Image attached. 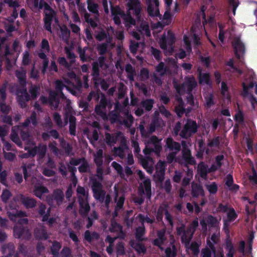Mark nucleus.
Returning <instances> with one entry per match:
<instances>
[{
  "label": "nucleus",
  "mask_w": 257,
  "mask_h": 257,
  "mask_svg": "<svg viewBox=\"0 0 257 257\" xmlns=\"http://www.w3.org/2000/svg\"><path fill=\"white\" fill-rule=\"evenodd\" d=\"M174 42V35L170 32H168L166 35L164 34L160 39V47L164 51L166 55L171 54L173 52V44Z\"/></svg>",
  "instance_id": "obj_7"
},
{
  "label": "nucleus",
  "mask_w": 257,
  "mask_h": 257,
  "mask_svg": "<svg viewBox=\"0 0 257 257\" xmlns=\"http://www.w3.org/2000/svg\"><path fill=\"white\" fill-rule=\"evenodd\" d=\"M78 194L82 196L79 197L80 209V211L82 214H85L87 213L89 209V206L87 203V198L88 196L87 192L85 189L81 187H78L77 189Z\"/></svg>",
  "instance_id": "obj_10"
},
{
  "label": "nucleus",
  "mask_w": 257,
  "mask_h": 257,
  "mask_svg": "<svg viewBox=\"0 0 257 257\" xmlns=\"http://www.w3.org/2000/svg\"><path fill=\"white\" fill-rule=\"evenodd\" d=\"M218 238V234H214L212 235L211 237V240L208 239L207 240V246L209 248H210L213 251L214 250L213 248V244L215 243Z\"/></svg>",
  "instance_id": "obj_44"
},
{
  "label": "nucleus",
  "mask_w": 257,
  "mask_h": 257,
  "mask_svg": "<svg viewBox=\"0 0 257 257\" xmlns=\"http://www.w3.org/2000/svg\"><path fill=\"white\" fill-rule=\"evenodd\" d=\"M27 1L29 7L31 9H40L44 7L45 14L44 18L45 27L46 30L51 32V21L54 15V11L51 10L47 4L45 3L43 5L41 0Z\"/></svg>",
  "instance_id": "obj_3"
},
{
  "label": "nucleus",
  "mask_w": 257,
  "mask_h": 257,
  "mask_svg": "<svg viewBox=\"0 0 257 257\" xmlns=\"http://www.w3.org/2000/svg\"><path fill=\"white\" fill-rule=\"evenodd\" d=\"M46 147L45 146L40 147L38 148H35L32 151H29V154L30 155L34 156L37 154H38L40 156H43L46 151Z\"/></svg>",
  "instance_id": "obj_30"
},
{
  "label": "nucleus",
  "mask_w": 257,
  "mask_h": 257,
  "mask_svg": "<svg viewBox=\"0 0 257 257\" xmlns=\"http://www.w3.org/2000/svg\"><path fill=\"white\" fill-rule=\"evenodd\" d=\"M208 171L209 170L207 169L204 163H201L199 164L198 166V172L200 174L201 177L205 178Z\"/></svg>",
  "instance_id": "obj_35"
},
{
  "label": "nucleus",
  "mask_w": 257,
  "mask_h": 257,
  "mask_svg": "<svg viewBox=\"0 0 257 257\" xmlns=\"http://www.w3.org/2000/svg\"><path fill=\"white\" fill-rule=\"evenodd\" d=\"M123 139V136L120 133L118 134L116 138V141H114V139L113 137H111L110 135H106V140L108 144H111L113 142H116L118 141V139Z\"/></svg>",
  "instance_id": "obj_49"
},
{
  "label": "nucleus",
  "mask_w": 257,
  "mask_h": 257,
  "mask_svg": "<svg viewBox=\"0 0 257 257\" xmlns=\"http://www.w3.org/2000/svg\"><path fill=\"white\" fill-rule=\"evenodd\" d=\"M63 196V193L62 191L58 190L55 193V200H56L58 204L61 202Z\"/></svg>",
  "instance_id": "obj_56"
},
{
  "label": "nucleus",
  "mask_w": 257,
  "mask_h": 257,
  "mask_svg": "<svg viewBox=\"0 0 257 257\" xmlns=\"http://www.w3.org/2000/svg\"><path fill=\"white\" fill-rule=\"evenodd\" d=\"M150 4L148 6V11L149 15L151 16H158L159 15V10L158 8V0H149Z\"/></svg>",
  "instance_id": "obj_19"
},
{
  "label": "nucleus",
  "mask_w": 257,
  "mask_h": 257,
  "mask_svg": "<svg viewBox=\"0 0 257 257\" xmlns=\"http://www.w3.org/2000/svg\"><path fill=\"white\" fill-rule=\"evenodd\" d=\"M178 11L179 8L176 2L174 3V6L172 8H166V11L163 18L164 26L170 24L172 22L173 17Z\"/></svg>",
  "instance_id": "obj_15"
},
{
  "label": "nucleus",
  "mask_w": 257,
  "mask_h": 257,
  "mask_svg": "<svg viewBox=\"0 0 257 257\" xmlns=\"http://www.w3.org/2000/svg\"><path fill=\"white\" fill-rule=\"evenodd\" d=\"M156 71L158 75H163L166 72V70L164 68V64L160 63L157 67Z\"/></svg>",
  "instance_id": "obj_58"
},
{
  "label": "nucleus",
  "mask_w": 257,
  "mask_h": 257,
  "mask_svg": "<svg viewBox=\"0 0 257 257\" xmlns=\"http://www.w3.org/2000/svg\"><path fill=\"white\" fill-rule=\"evenodd\" d=\"M129 150L126 146L124 141H123L121 147L114 149V154L119 156L120 158H122L125 154L128 153Z\"/></svg>",
  "instance_id": "obj_23"
},
{
  "label": "nucleus",
  "mask_w": 257,
  "mask_h": 257,
  "mask_svg": "<svg viewBox=\"0 0 257 257\" xmlns=\"http://www.w3.org/2000/svg\"><path fill=\"white\" fill-rule=\"evenodd\" d=\"M219 40L223 43L224 41V39L225 37H230L232 35L231 32L228 31H226V29H224V27L222 26V25H220L219 26Z\"/></svg>",
  "instance_id": "obj_27"
},
{
  "label": "nucleus",
  "mask_w": 257,
  "mask_h": 257,
  "mask_svg": "<svg viewBox=\"0 0 257 257\" xmlns=\"http://www.w3.org/2000/svg\"><path fill=\"white\" fill-rule=\"evenodd\" d=\"M206 220L207 222V224L209 226L214 227L215 229L217 230L218 224V222L217 219L211 216H209L206 219Z\"/></svg>",
  "instance_id": "obj_36"
},
{
  "label": "nucleus",
  "mask_w": 257,
  "mask_h": 257,
  "mask_svg": "<svg viewBox=\"0 0 257 257\" xmlns=\"http://www.w3.org/2000/svg\"><path fill=\"white\" fill-rule=\"evenodd\" d=\"M206 187L210 193H215L217 190V185L214 183L206 185Z\"/></svg>",
  "instance_id": "obj_53"
},
{
  "label": "nucleus",
  "mask_w": 257,
  "mask_h": 257,
  "mask_svg": "<svg viewBox=\"0 0 257 257\" xmlns=\"http://www.w3.org/2000/svg\"><path fill=\"white\" fill-rule=\"evenodd\" d=\"M163 214L165 215V217L168 222L172 225V220L170 215L169 214L165 206H161L158 211L157 218L158 220L162 218Z\"/></svg>",
  "instance_id": "obj_24"
},
{
  "label": "nucleus",
  "mask_w": 257,
  "mask_h": 257,
  "mask_svg": "<svg viewBox=\"0 0 257 257\" xmlns=\"http://www.w3.org/2000/svg\"><path fill=\"white\" fill-rule=\"evenodd\" d=\"M131 245L139 253L144 252V251H145V248L144 246L141 243H135L133 242Z\"/></svg>",
  "instance_id": "obj_48"
},
{
  "label": "nucleus",
  "mask_w": 257,
  "mask_h": 257,
  "mask_svg": "<svg viewBox=\"0 0 257 257\" xmlns=\"http://www.w3.org/2000/svg\"><path fill=\"white\" fill-rule=\"evenodd\" d=\"M219 211H223L226 213L227 218L224 219V229L226 232H227V226L229 225L231 221L234 220L236 218V214L233 209L228 208L226 206L220 205L219 208Z\"/></svg>",
  "instance_id": "obj_13"
},
{
  "label": "nucleus",
  "mask_w": 257,
  "mask_h": 257,
  "mask_svg": "<svg viewBox=\"0 0 257 257\" xmlns=\"http://www.w3.org/2000/svg\"><path fill=\"white\" fill-rule=\"evenodd\" d=\"M233 45L234 46L236 57L239 59H241L242 58L245 51L244 44L239 38H237L235 39L233 42Z\"/></svg>",
  "instance_id": "obj_17"
},
{
  "label": "nucleus",
  "mask_w": 257,
  "mask_h": 257,
  "mask_svg": "<svg viewBox=\"0 0 257 257\" xmlns=\"http://www.w3.org/2000/svg\"><path fill=\"white\" fill-rule=\"evenodd\" d=\"M161 149L160 141L156 137H152L150 138V141L147 142L146 148L143 151L145 154L151 151H154L156 153L158 154Z\"/></svg>",
  "instance_id": "obj_12"
},
{
  "label": "nucleus",
  "mask_w": 257,
  "mask_h": 257,
  "mask_svg": "<svg viewBox=\"0 0 257 257\" xmlns=\"http://www.w3.org/2000/svg\"><path fill=\"white\" fill-rule=\"evenodd\" d=\"M254 237V236L253 234H250V241H249V244H248V249H246L245 251L244 250V243L243 241H241L240 242V250H241L242 252H246V253H249L251 249V241L252 240L253 238Z\"/></svg>",
  "instance_id": "obj_41"
},
{
  "label": "nucleus",
  "mask_w": 257,
  "mask_h": 257,
  "mask_svg": "<svg viewBox=\"0 0 257 257\" xmlns=\"http://www.w3.org/2000/svg\"><path fill=\"white\" fill-rule=\"evenodd\" d=\"M61 247L60 244L58 242H54L52 246V251L53 254H56L60 249Z\"/></svg>",
  "instance_id": "obj_63"
},
{
  "label": "nucleus",
  "mask_w": 257,
  "mask_h": 257,
  "mask_svg": "<svg viewBox=\"0 0 257 257\" xmlns=\"http://www.w3.org/2000/svg\"><path fill=\"white\" fill-rule=\"evenodd\" d=\"M92 187L94 197L97 200H102L104 196V193L101 190V184L99 183L93 182Z\"/></svg>",
  "instance_id": "obj_18"
},
{
  "label": "nucleus",
  "mask_w": 257,
  "mask_h": 257,
  "mask_svg": "<svg viewBox=\"0 0 257 257\" xmlns=\"http://www.w3.org/2000/svg\"><path fill=\"white\" fill-rule=\"evenodd\" d=\"M85 238L88 241H91L93 238H97V234L96 233L91 234L88 231L85 232Z\"/></svg>",
  "instance_id": "obj_59"
},
{
  "label": "nucleus",
  "mask_w": 257,
  "mask_h": 257,
  "mask_svg": "<svg viewBox=\"0 0 257 257\" xmlns=\"http://www.w3.org/2000/svg\"><path fill=\"white\" fill-rule=\"evenodd\" d=\"M69 77L71 79H73L74 81L76 82V86L74 87V82H73V84H72L71 82L65 79H64L63 82L57 81L56 83V89L57 91L60 92V94H56L55 92H51L50 94V103L55 108L57 107L58 105L59 101L58 100V96L62 95L60 91L64 87H66L67 90L70 91L72 94L75 95L76 94V90H73V87L74 89L78 90V87L81 85V83L79 80L76 79L75 74H70Z\"/></svg>",
  "instance_id": "obj_2"
},
{
  "label": "nucleus",
  "mask_w": 257,
  "mask_h": 257,
  "mask_svg": "<svg viewBox=\"0 0 257 257\" xmlns=\"http://www.w3.org/2000/svg\"><path fill=\"white\" fill-rule=\"evenodd\" d=\"M226 247L227 250H228V257H232L234 253V250L231 243H227Z\"/></svg>",
  "instance_id": "obj_62"
},
{
  "label": "nucleus",
  "mask_w": 257,
  "mask_h": 257,
  "mask_svg": "<svg viewBox=\"0 0 257 257\" xmlns=\"http://www.w3.org/2000/svg\"><path fill=\"white\" fill-rule=\"evenodd\" d=\"M140 192L141 193L146 194L149 198L151 197V182L149 179H145L143 181V184L141 183Z\"/></svg>",
  "instance_id": "obj_21"
},
{
  "label": "nucleus",
  "mask_w": 257,
  "mask_h": 257,
  "mask_svg": "<svg viewBox=\"0 0 257 257\" xmlns=\"http://www.w3.org/2000/svg\"><path fill=\"white\" fill-rule=\"evenodd\" d=\"M242 95L244 97H246L249 99L252 106L254 107L255 104L256 103V101L254 99V97L251 95H250L249 93L250 89L251 88H252L254 86H255V93L257 94V84L253 82H251L249 84H248L247 82H245L242 83Z\"/></svg>",
  "instance_id": "obj_14"
},
{
  "label": "nucleus",
  "mask_w": 257,
  "mask_h": 257,
  "mask_svg": "<svg viewBox=\"0 0 257 257\" xmlns=\"http://www.w3.org/2000/svg\"><path fill=\"white\" fill-rule=\"evenodd\" d=\"M139 31L143 35H146L147 36H149L150 35V32L149 29L148 25L145 22L142 23L141 29Z\"/></svg>",
  "instance_id": "obj_40"
},
{
  "label": "nucleus",
  "mask_w": 257,
  "mask_h": 257,
  "mask_svg": "<svg viewBox=\"0 0 257 257\" xmlns=\"http://www.w3.org/2000/svg\"><path fill=\"white\" fill-rule=\"evenodd\" d=\"M142 164L144 168L146 169L148 172L152 173L151 168L154 164V162L152 159L149 158L147 160H142Z\"/></svg>",
  "instance_id": "obj_31"
},
{
  "label": "nucleus",
  "mask_w": 257,
  "mask_h": 257,
  "mask_svg": "<svg viewBox=\"0 0 257 257\" xmlns=\"http://www.w3.org/2000/svg\"><path fill=\"white\" fill-rule=\"evenodd\" d=\"M226 65L228 67V70L232 73H237L238 75L242 73L241 70L238 69L233 65V61L232 59H230L226 62Z\"/></svg>",
  "instance_id": "obj_32"
},
{
  "label": "nucleus",
  "mask_w": 257,
  "mask_h": 257,
  "mask_svg": "<svg viewBox=\"0 0 257 257\" xmlns=\"http://www.w3.org/2000/svg\"><path fill=\"white\" fill-rule=\"evenodd\" d=\"M196 130L197 125L195 122L192 120H188L185 125L180 135L182 137L187 138L191 136L192 133H195Z\"/></svg>",
  "instance_id": "obj_16"
},
{
  "label": "nucleus",
  "mask_w": 257,
  "mask_h": 257,
  "mask_svg": "<svg viewBox=\"0 0 257 257\" xmlns=\"http://www.w3.org/2000/svg\"><path fill=\"white\" fill-rule=\"evenodd\" d=\"M100 103L101 104L100 105L96 106L95 111L98 114L101 115L102 116H104L105 115V113L103 112L105 106V102L103 99L101 100Z\"/></svg>",
  "instance_id": "obj_38"
},
{
  "label": "nucleus",
  "mask_w": 257,
  "mask_h": 257,
  "mask_svg": "<svg viewBox=\"0 0 257 257\" xmlns=\"http://www.w3.org/2000/svg\"><path fill=\"white\" fill-rule=\"evenodd\" d=\"M5 2L9 5L10 7L14 8V11L12 15L13 19H16L18 15V12L16 8L19 6V3L13 0H5Z\"/></svg>",
  "instance_id": "obj_28"
},
{
  "label": "nucleus",
  "mask_w": 257,
  "mask_h": 257,
  "mask_svg": "<svg viewBox=\"0 0 257 257\" xmlns=\"http://www.w3.org/2000/svg\"><path fill=\"white\" fill-rule=\"evenodd\" d=\"M226 185L228 186L229 189L236 190L238 189V186L237 185L233 184L232 177L229 175L227 176V180L226 181Z\"/></svg>",
  "instance_id": "obj_34"
},
{
  "label": "nucleus",
  "mask_w": 257,
  "mask_h": 257,
  "mask_svg": "<svg viewBox=\"0 0 257 257\" xmlns=\"http://www.w3.org/2000/svg\"><path fill=\"white\" fill-rule=\"evenodd\" d=\"M197 220H195L188 230L183 233L182 236V241L183 243L185 244L186 249H191L192 250L194 254H197L199 252V244L197 243H192L191 244H189V241L192 237L193 232L195 230L196 226H198Z\"/></svg>",
  "instance_id": "obj_4"
},
{
  "label": "nucleus",
  "mask_w": 257,
  "mask_h": 257,
  "mask_svg": "<svg viewBox=\"0 0 257 257\" xmlns=\"http://www.w3.org/2000/svg\"><path fill=\"white\" fill-rule=\"evenodd\" d=\"M199 82L201 84H209V74L207 73H202L201 72H199Z\"/></svg>",
  "instance_id": "obj_39"
},
{
  "label": "nucleus",
  "mask_w": 257,
  "mask_h": 257,
  "mask_svg": "<svg viewBox=\"0 0 257 257\" xmlns=\"http://www.w3.org/2000/svg\"><path fill=\"white\" fill-rule=\"evenodd\" d=\"M88 9L89 11L93 13H96L98 12L97 5L90 2H88Z\"/></svg>",
  "instance_id": "obj_55"
},
{
  "label": "nucleus",
  "mask_w": 257,
  "mask_h": 257,
  "mask_svg": "<svg viewBox=\"0 0 257 257\" xmlns=\"http://www.w3.org/2000/svg\"><path fill=\"white\" fill-rule=\"evenodd\" d=\"M163 27L162 25L159 22L154 24L152 26L153 34L155 35V33L160 32L162 30Z\"/></svg>",
  "instance_id": "obj_57"
},
{
  "label": "nucleus",
  "mask_w": 257,
  "mask_h": 257,
  "mask_svg": "<svg viewBox=\"0 0 257 257\" xmlns=\"http://www.w3.org/2000/svg\"><path fill=\"white\" fill-rule=\"evenodd\" d=\"M54 119L59 126L65 125L67 122V121H61L60 115L56 113L54 114Z\"/></svg>",
  "instance_id": "obj_52"
},
{
  "label": "nucleus",
  "mask_w": 257,
  "mask_h": 257,
  "mask_svg": "<svg viewBox=\"0 0 257 257\" xmlns=\"http://www.w3.org/2000/svg\"><path fill=\"white\" fill-rule=\"evenodd\" d=\"M174 86L178 94L181 95L185 92H190L196 85V82L193 77L186 78L185 82L180 86L174 81Z\"/></svg>",
  "instance_id": "obj_8"
},
{
  "label": "nucleus",
  "mask_w": 257,
  "mask_h": 257,
  "mask_svg": "<svg viewBox=\"0 0 257 257\" xmlns=\"http://www.w3.org/2000/svg\"><path fill=\"white\" fill-rule=\"evenodd\" d=\"M70 126L69 130L70 133L71 135H74L75 134V119L74 117H70Z\"/></svg>",
  "instance_id": "obj_50"
},
{
  "label": "nucleus",
  "mask_w": 257,
  "mask_h": 257,
  "mask_svg": "<svg viewBox=\"0 0 257 257\" xmlns=\"http://www.w3.org/2000/svg\"><path fill=\"white\" fill-rule=\"evenodd\" d=\"M166 145L167 151L169 153L167 159L171 162L174 160L176 154L180 150V145L178 143L173 142L171 138L167 139Z\"/></svg>",
  "instance_id": "obj_11"
},
{
  "label": "nucleus",
  "mask_w": 257,
  "mask_h": 257,
  "mask_svg": "<svg viewBox=\"0 0 257 257\" xmlns=\"http://www.w3.org/2000/svg\"><path fill=\"white\" fill-rule=\"evenodd\" d=\"M23 202L24 205L27 207H32L35 205V201L33 199L30 198H24Z\"/></svg>",
  "instance_id": "obj_46"
},
{
  "label": "nucleus",
  "mask_w": 257,
  "mask_h": 257,
  "mask_svg": "<svg viewBox=\"0 0 257 257\" xmlns=\"http://www.w3.org/2000/svg\"><path fill=\"white\" fill-rule=\"evenodd\" d=\"M183 158L186 164H193L194 163V159L191 157L190 151L185 149L183 151Z\"/></svg>",
  "instance_id": "obj_29"
},
{
  "label": "nucleus",
  "mask_w": 257,
  "mask_h": 257,
  "mask_svg": "<svg viewBox=\"0 0 257 257\" xmlns=\"http://www.w3.org/2000/svg\"><path fill=\"white\" fill-rule=\"evenodd\" d=\"M193 195L195 197L203 196L204 192L202 187L200 185H193L192 186Z\"/></svg>",
  "instance_id": "obj_33"
},
{
  "label": "nucleus",
  "mask_w": 257,
  "mask_h": 257,
  "mask_svg": "<svg viewBox=\"0 0 257 257\" xmlns=\"http://www.w3.org/2000/svg\"><path fill=\"white\" fill-rule=\"evenodd\" d=\"M144 44H138V43L134 44L131 41V43L130 45V49L132 53H135L137 52V50L138 48H139L141 46H143Z\"/></svg>",
  "instance_id": "obj_60"
},
{
  "label": "nucleus",
  "mask_w": 257,
  "mask_h": 257,
  "mask_svg": "<svg viewBox=\"0 0 257 257\" xmlns=\"http://www.w3.org/2000/svg\"><path fill=\"white\" fill-rule=\"evenodd\" d=\"M110 231L115 233V236L112 238L108 236L106 238V241L109 243V246L107 247L106 250L108 253L112 252V249L111 244L114 240L117 237H123V233L122 231L121 227L115 222H112L109 228Z\"/></svg>",
  "instance_id": "obj_9"
},
{
  "label": "nucleus",
  "mask_w": 257,
  "mask_h": 257,
  "mask_svg": "<svg viewBox=\"0 0 257 257\" xmlns=\"http://www.w3.org/2000/svg\"><path fill=\"white\" fill-rule=\"evenodd\" d=\"M195 28L194 27H193L191 29V33L190 35L189 36H184V43L185 45V48H186V52L184 51L181 52L178 55L179 57L180 58H184L186 55V53H189L191 51V44L192 43L193 44H194L195 45H198L199 43V39L198 38L197 36L196 35V34L195 33Z\"/></svg>",
  "instance_id": "obj_6"
},
{
  "label": "nucleus",
  "mask_w": 257,
  "mask_h": 257,
  "mask_svg": "<svg viewBox=\"0 0 257 257\" xmlns=\"http://www.w3.org/2000/svg\"><path fill=\"white\" fill-rule=\"evenodd\" d=\"M131 245L139 253L144 252V251H145V248L144 246L141 243H135L133 242Z\"/></svg>",
  "instance_id": "obj_47"
},
{
  "label": "nucleus",
  "mask_w": 257,
  "mask_h": 257,
  "mask_svg": "<svg viewBox=\"0 0 257 257\" xmlns=\"http://www.w3.org/2000/svg\"><path fill=\"white\" fill-rule=\"evenodd\" d=\"M70 164L72 165L81 164L79 167V170L80 172H85L87 170L88 165L84 159L72 160L70 162Z\"/></svg>",
  "instance_id": "obj_22"
},
{
  "label": "nucleus",
  "mask_w": 257,
  "mask_h": 257,
  "mask_svg": "<svg viewBox=\"0 0 257 257\" xmlns=\"http://www.w3.org/2000/svg\"><path fill=\"white\" fill-rule=\"evenodd\" d=\"M223 156L222 155L218 156L216 158V163L212 165L209 171H214L218 169L221 165V161L223 160Z\"/></svg>",
  "instance_id": "obj_37"
},
{
  "label": "nucleus",
  "mask_w": 257,
  "mask_h": 257,
  "mask_svg": "<svg viewBox=\"0 0 257 257\" xmlns=\"http://www.w3.org/2000/svg\"><path fill=\"white\" fill-rule=\"evenodd\" d=\"M144 232H145V229L143 226L137 228V230H136V237L139 240H142L143 239L142 236L144 233Z\"/></svg>",
  "instance_id": "obj_51"
},
{
  "label": "nucleus",
  "mask_w": 257,
  "mask_h": 257,
  "mask_svg": "<svg viewBox=\"0 0 257 257\" xmlns=\"http://www.w3.org/2000/svg\"><path fill=\"white\" fill-rule=\"evenodd\" d=\"M168 237L170 238V244L171 247L167 248L166 249L167 257H175L176 255L175 246L173 245L174 241L173 236L170 234H165L164 231H160L158 233V238L154 240V243L160 246L161 249H163L161 246L162 244L166 243L165 239Z\"/></svg>",
  "instance_id": "obj_5"
},
{
  "label": "nucleus",
  "mask_w": 257,
  "mask_h": 257,
  "mask_svg": "<svg viewBox=\"0 0 257 257\" xmlns=\"http://www.w3.org/2000/svg\"><path fill=\"white\" fill-rule=\"evenodd\" d=\"M153 104V101L152 100L149 99L146 100L143 102V105L147 110H150L151 109Z\"/></svg>",
  "instance_id": "obj_54"
},
{
  "label": "nucleus",
  "mask_w": 257,
  "mask_h": 257,
  "mask_svg": "<svg viewBox=\"0 0 257 257\" xmlns=\"http://www.w3.org/2000/svg\"><path fill=\"white\" fill-rule=\"evenodd\" d=\"M35 194L40 198L43 199L46 197L48 191L47 188L43 186H37L35 187L34 191Z\"/></svg>",
  "instance_id": "obj_26"
},
{
  "label": "nucleus",
  "mask_w": 257,
  "mask_h": 257,
  "mask_svg": "<svg viewBox=\"0 0 257 257\" xmlns=\"http://www.w3.org/2000/svg\"><path fill=\"white\" fill-rule=\"evenodd\" d=\"M102 155V151L98 150L94 155V161L97 166H100L102 163L101 156Z\"/></svg>",
  "instance_id": "obj_45"
},
{
  "label": "nucleus",
  "mask_w": 257,
  "mask_h": 257,
  "mask_svg": "<svg viewBox=\"0 0 257 257\" xmlns=\"http://www.w3.org/2000/svg\"><path fill=\"white\" fill-rule=\"evenodd\" d=\"M230 5L232 7V13L234 16L235 14V11L238 6V2L237 0H229Z\"/></svg>",
  "instance_id": "obj_61"
},
{
  "label": "nucleus",
  "mask_w": 257,
  "mask_h": 257,
  "mask_svg": "<svg viewBox=\"0 0 257 257\" xmlns=\"http://www.w3.org/2000/svg\"><path fill=\"white\" fill-rule=\"evenodd\" d=\"M211 250L215 253V251H213L210 248H207L202 251V257H211Z\"/></svg>",
  "instance_id": "obj_64"
},
{
  "label": "nucleus",
  "mask_w": 257,
  "mask_h": 257,
  "mask_svg": "<svg viewBox=\"0 0 257 257\" xmlns=\"http://www.w3.org/2000/svg\"><path fill=\"white\" fill-rule=\"evenodd\" d=\"M165 172V163L160 161L158 163L156 166V174L155 178L159 181H162L164 179Z\"/></svg>",
  "instance_id": "obj_20"
},
{
  "label": "nucleus",
  "mask_w": 257,
  "mask_h": 257,
  "mask_svg": "<svg viewBox=\"0 0 257 257\" xmlns=\"http://www.w3.org/2000/svg\"><path fill=\"white\" fill-rule=\"evenodd\" d=\"M127 7L129 14L127 15L123 14L119 7L112 9L113 19L115 24H119L120 23V19L121 18L125 21L126 25H136L135 21L133 20L130 15L134 14L136 17H138V15L141 11L140 3L138 0H128Z\"/></svg>",
  "instance_id": "obj_1"
},
{
  "label": "nucleus",
  "mask_w": 257,
  "mask_h": 257,
  "mask_svg": "<svg viewBox=\"0 0 257 257\" xmlns=\"http://www.w3.org/2000/svg\"><path fill=\"white\" fill-rule=\"evenodd\" d=\"M221 91L224 97L228 100L229 99V95L228 93L227 87L224 82L221 83Z\"/></svg>",
  "instance_id": "obj_43"
},
{
  "label": "nucleus",
  "mask_w": 257,
  "mask_h": 257,
  "mask_svg": "<svg viewBox=\"0 0 257 257\" xmlns=\"http://www.w3.org/2000/svg\"><path fill=\"white\" fill-rule=\"evenodd\" d=\"M107 33H108V35L109 36L114 35L116 36L117 39H120V40L123 39V33L122 32H120V31L118 32H116L115 33H114V32L111 27H110L108 29Z\"/></svg>",
  "instance_id": "obj_42"
},
{
  "label": "nucleus",
  "mask_w": 257,
  "mask_h": 257,
  "mask_svg": "<svg viewBox=\"0 0 257 257\" xmlns=\"http://www.w3.org/2000/svg\"><path fill=\"white\" fill-rule=\"evenodd\" d=\"M176 105V112L177 113L179 116H181L182 114L184 112V108L183 106V103L182 101V99L179 97L178 96H176V100L175 102Z\"/></svg>",
  "instance_id": "obj_25"
}]
</instances>
